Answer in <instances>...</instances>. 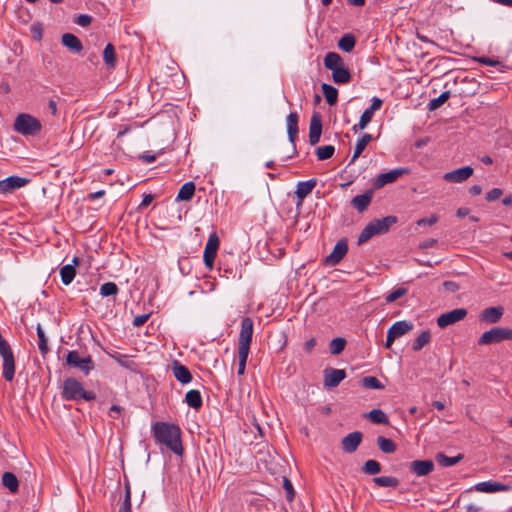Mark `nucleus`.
<instances>
[{"label": "nucleus", "instance_id": "nucleus-1", "mask_svg": "<svg viewBox=\"0 0 512 512\" xmlns=\"http://www.w3.org/2000/svg\"><path fill=\"white\" fill-rule=\"evenodd\" d=\"M152 431L156 442L164 444L167 449L176 455L181 456L183 454L182 433L179 426L167 422H156L152 426Z\"/></svg>", "mask_w": 512, "mask_h": 512}, {"label": "nucleus", "instance_id": "nucleus-2", "mask_svg": "<svg viewBox=\"0 0 512 512\" xmlns=\"http://www.w3.org/2000/svg\"><path fill=\"white\" fill-rule=\"evenodd\" d=\"M61 396L65 400L73 401H91L96 398L93 391L85 390L83 384L74 377H68L64 380Z\"/></svg>", "mask_w": 512, "mask_h": 512}, {"label": "nucleus", "instance_id": "nucleus-3", "mask_svg": "<svg viewBox=\"0 0 512 512\" xmlns=\"http://www.w3.org/2000/svg\"><path fill=\"white\" fill-rule=\"evenodd\" d=\"M397 221V217L393 215L370 221L361 231L358 237V245L363 244L375 235L388 232L389 229L397 223Z\"/></svg>", "mask_w": 512, "mask_h": 512}, {"label": "nucleus", "instance_id": "nucleus-4", "mask_svg": "<svg viewBox=\"0 0 512 512\" xmlns=\"http://www.w3.org/2000/svg\"><path fill=\"white\" fill-rule=\"evenodd\" d=\"M512 340V329L509 327L494 326L490 330L485 331L478 338L479 346L498 344L503 341Z\"/></svg>", "mask_w": 512, "mask_h": 512}, {"label": "nucleus", "instance_id": "nucleus-5", "mask_svg": "<svg viewBox=\"0 0 512 512\" xmlns=\"http://www.w3.org/2000/svg\"><path fill=\"white\" fill-rule=\"evenodd\" d=\"M41 127L40 121L29 114H19L14 122V129L22 135H36Z\"/></svg>", "mask_w": 512, "mask_h": 512}, {"label": "nucleus", "instance_id": "nucleus-6", "mask_svg": "<svg viewBox=\"0 0 512 512\" xmlns=\"http://www.w3.org/2000/svg\"><path fill=\"white\" fill-rule=\"evenodd\" d=\"M66 364L72 368L80 370L84 375L95 369V363L90 355L81 357L78 351H69L66 355Z\"/></svg>", "mask_w": 512, "mask_h": 512}, {"label": "nucleus", "instance_id": "nucleus-7", "mask_svg": "<svg viewBox=\"0 0 512 512\" xmlns=\"http://www.w3.org/2000/svg\"><path fill=\"white\" fill-rule=\"evenodd\" d=\"M0 355L3 359L2 373L6 381L11 382L15 374V360L7 341H0Z\"/></svg>", "mask_w": 512, "mask_h": 512}, {"label": "nucleus", "instance_id": "nucleus-8", "mask_svg": "<svg viewBox=\"0 0 512 512\" xmlns=\"http://www.w3.org/2000/svg\"><path fill=\"white\" fill-rule=\"evenodd\" d=\"M412 329H413V323L410 321L403 320V321L395 322L388 329L385 348L390 349L396 339L407 334Z\"/></svg>", "mask_w": 512, "mask_h": 512}, {"label": "nucleus", "instance_id": "nucleus-9", "mask_svg": "<svg viewBox=\"0 0 512 512\" xmlns=\"http://www.w3.org/2000/svg\"><path fill=\"white\" fill-rule=\"evenodd\" d=\"M253 336V320L250 317H244L241 321L239 333L238 350L250 351V345Z\"/></svg>", "mask_w": 512, "mask_h": 512}, {"label": "nucleus", "instance_id": "nucleus-10", "mask_svg": "<svg viewBox=\"0 0 512 512\" xmlns=\"http://www.w3.org/2000/svg\"><path fill=\"white\" fill-rule=\"evenodd\" d=\"M219 243L220 241L217 233H211L206 243L203 255L204 264L209 270L213 269L214 260L219 248Z\"/></svg>", "mask_w": 512, "mask_h": 512}, {"label": "nucleus", "instance_id": "nucleus-11", "mask_svg": "<svg viewBox=\"0 0 512 512\" xmlns=\"http://www.w3.org/2000/svg\"><path fill=\"white\" fill-rule=\"evenodd\" d=\"M467 315V310L464 308L453 309L449 312L441 314L437 318V325L440 328H445L447 326L453 325L461 320H463Z\"/></svg>", "mask_w": 512, "mask_h": 512}, {"label": "nucleus", "instance_id": "nucleus-12", "mask_svg": "<svg viewBox=\"0 0 512 512\" xmlns=\"http://www.w3.org/2000/svg\"><path fill=\"white\" fill-rule=\"evenodd\" d=\"M29 182V179L19 177L16 175L9 176L6 179L0 180V194L6 195L13 193L15 190L24 187Z\"/></svg>", "mask_w": 512, "mask_h": 512}, {"label": "nucleus", "instance_id": "nucleus-13", "mask_svg": "<svg viewBox=\"0 0 512 512\" xmlns=\"http://www.w3.org/2000/svg\"><path fill=\"white\" fill-rule=\"evenodd\" d=\"M348 252V241L346 238L340 239L334 246L332 252L325 258V263L335 266L344 258Z\"/></svg>", "mask_w": 512, "mask_h": 512}, {"label": "nucleus", "instance_id": "nucleus-14", "mask_svg": "<svg viewBox=\"0 0 512 512\" xmlns=\"http://www.w3.org/2000/svg\"><path fill=\"white\" fill-rule=\"evenodd\" d=\"M406 173H408V169L405 168H397L385 173H381L377 176L374 182V186L375 188H381L386 184L395 182L399 177Z\"/></svg>", "mask_w": 512, "mask_h": 512}, {"label": "nucleus", "instance_id": "nucleus-15", "mask_svg": "<svg viewBox=\"0 0 512 512\" xmlns=\"http://www.w3.org/2000/svg\"><path fill=\"white\" fill-rule=\"evenodd\" d=\"M363 434L360 431L349 433L341 440V448L345 453H354L362 442Z\"/></svg>", "mask_w": 512, "mask_h": 512}, {"label": "nucleus", "instance_id": "nucleus-16", "mask_svg": "<svg viewBox=\"0 0 512 512\" xmlns=\"http://www.w3.org/2000/svg\"><path fill=\"white\" fill-rule=\"evenodd\" d=\"M346 377L343 369L326 368L324 370V386L327 388L337 387Z\"/></svg>", "mask_w": 512, "mask_h": 512}, {"label": "nucleus", "instance_id": "nucleus-17", "mask_svg": "<svg viewBox=\"0 0 512 512\" xmlns=\"http://www.w3.org/2000/svg\"><path fill=\"white\" fill-rule=\"evenodd\" d=\"M504 314L502 306L488 307L481 311L479 320L487 324H496L500 321Z\"/></svg>", "mask_w": 512, "mask_h": 512}, {"label": "nucleus", "instance_id": "nucleus-18", "mask_svg": "<svg viewBox=\"0 0 512 512\" xmlns=\"http://www.w3.org/2000/svg\"><path fill=\"white\" fill-rule=\"evenodd\" d=\"M473 174V168L465 166L444 174L443 179L451 183H461Z\"/></svg>", "mask_w": 512, "mask_h": 512}, {"label": "nucleus", "instance_id": "nucleus-19", "mask_svg": "<svg viewBox=\"0 0 512 512\" xmlns=\"http://www.w3.org/2000/svg\"><path fill=\"white\" fill-rule=\"evenodd\" d=\"M322 133V119L320 114L314 113L310 120L309 127V143L314 146L316 145L321 137Z\"/></svg>", "mask_w": 512, "mask_h": 512}, {"label": "nucleus", "instance_id": "nucleus-20", "mask_svg": "<svg viewBox=\"0 0 512 512\" xmlns=\"http://www.w3.org/2000/svg\"><path fill=\"white\" fill-rule=\"evenodd\" d=\"M409 470L416 476H426L434 470L432 460H414L409 464Z\"/></svg>", "mask_w": 512, "mask_h": 512}, {"label": "nucleus", "instance_id": "nucleus-21", "mask_svg": "<svg viewBox=\"0 0 512 512\" xmlns=\"http://www.w3.org/2000/svg\"><path fill=\"white\" fill-rule=\"evenodd\" d=\"M298 120H299V117H298V114L296 112H291L287 116V134H288L289 141L293 145L294 153H296L295 142H296L297 135H298V132H299V130H298Z\"/></svg>", "mask_w": 512, "mask_h": 512}, {"label": "nucleus", "instance_id": "nucleus-22", "mask_svg": "<svg viewBox=\"0 0 512 512\" xmlns=\"http://www.w3.org/2000/svg\"><path fill=\"white\" fill-rule=\"evenodd\" d=\"M374 191L373 189L367 190L365 193L356 195L351 200V205L358 211V212H364L369 204L371 203V200L373 198Z\"/></svg>", "mask_w": 512, "mask_h": 512}, {"label": "nucleus", "instance_id": "nucleus-23", "mask_svg": "<svg viewBox=\"0 0 512 512\" xmlns=\"http://www.w3.org/2000/svg\"><path fill=\"white\" fill-rule=\"evenodd\" d=\"M172 371L174 377L182 384H187L192 380V374L189 369L178 361L173 362Z\"/></svg>", "mask_w": 512, "mask_h": 512}, {"label": "nucleus", "instance_id": "nucleus-24", "mask_svg": "<svg viewBox=\"0 0 512 512\" xmlns=\"http://www.w3.org/2000/svg\"><path fill=\"white\" fill-rule=\"evenodd\" d=\"M475 489L480 492L493 493L498 491H509L510 486L498 482L487 481L476 484Z\"/></svg>", "mask_w": 512, "mask_h": 512}, {"label": "nucleus", "instance_id": "nucleus-25", "mask_svg": "<svg viewBox=\"0 0 512 512\" xmlns=\"http://www.w3.org/2000/svg\"><path fill=\"white\" fill-rule=\"evenodd\" d=\"M62 44L73 53H80L83 49L81 41L72 33H65L61 37Z\"/></svg>", "mask_w": 512, "mask_h": 512}, {"label": "nucleus", "instance_id": "nucleus-26", "mask_svg": "<svg viewBox=\"0 0 512 512\" xmlns=\"http://www.w3.org/2000/svg\"><path fill=\"white\" fill-rule=\"evenodd\" d=\"M316 179H310L308 181L299 182L295 194L300 202H302L316 186Z\"/></svg>", "mask_w": 512, "mask_h": 512}, {"label": "nucleus", "instance_id": "nucleus-27", "mask_svg": "<svg viewBox=\"0 0 512 512\" xmlns=\"http://www.w3.org/2000/svg\"><path fill=\"white\" fill-rule=\"evenodd\" d=\"M332 78L336 84H346L350 82L352 76L350 71L344 67V64L332 71Z\"/></svg>", "mask_w": 512, "mask_h": 512}, {"label": "nucleus", "instance_id": "nucleus-28", "mask_svg": "<svg viewBox=\"0 0 512 512\" xmlns=\"http://www.w3.org/2000/svg\"><path fill=\"white\" fill-rule=\"evenodd\" d=\"M372 139L373 137L371 134L365 133L357 140L350 163H353L361 155V153L364 151L369 142L372 141Z\"/></svg>", "mask_w": 512, "mask_h": 512}, {"label": "nucleus", "instance_id": "nucleus-29", "mask_svg": "<svg viewBox=\"0 0 512 512\" xmlns=\"http://www.w3.org/2000/svg\"><path fill=\"white\" fill-rule=\"evenodd\" d=\"M343 59L342 57L336 53V52H328L326 55H325V58H324V66L328 69V70H335L336 68L340 67L341 65H343Z\"/></svg>", "mask_w": 512, "mask_h": 512}, {"label": "nucleus", "instance_id": "nucleus-30", "mask_svg": "<svg viewBox=\"0 0 512 512\" xmlns=\"http://www.w3.org/2000/svg\"><path fill=\"white\" fill-rule=\"evenodd\" d=\"M187 405L193 409H200L202 407V396L198 390H189L185 395Z\"/></svg>", "mask_w": 512, "mask_h": 512}, {"label": "nucleus", "instance_id": "nucleus-31", "mask_svg": "<svg viewBox=\"0 0 512 512\" xmlns=\"http://www.w3.org/2000/svg\"><path fill=\"white\" fill-rule=\"evenodd\" d=\"M195 193V184L192 181L186 182L180 188L177 200L178 201H190Z\"/></svg>", "mask_w": 512, "mask_h": 512}, {"label": "nucleus", "instance_id": "nucleus-32", "mask_svg": "<svg viewBox=\"0 0 512 512\" xmlns=\"http://www.w3.org/2000/svg\"><path fill=\"white\" fill-rule=\"evenodd\" d=\"M2 484L11 492L16 493L19 489V481L12 472H5L2 476Z\"/></svg>", "mask_w": 512, "mask_h": 512}, {"label": "nucleus", "instance_id": "nucleus-33", "mask_svg": "<svg viewBox=\"0 0 512 512\" xmlns=\"http://www.w3.org/2000/svg\"><path fill=\"white\" fill-rule=\"evenodd\" d=\"M355 44L356 39L354 35L350 33L344 34L338 41V47L345 52H351L354 49Z\"/></svg>", "mask_w": 512, "mask_h": 512}, {"label": "nucleus", "instance_id": "nucleus-34", "mask_svg": "<svg viewBox=\"0 0 512 512\" xmlns=\"http://www.w3.org/2000/svg\"><path fill=\"white\" fill-rule=\"evenodd\" d=\"M377 445L379 449L386 454L394 453L397 449V446L393 440L383 436L377 437Z\"/></svg>", "mask_w": 512, "mask_h": 512}, {"label": "nucleus", "instance_id": "nucleus-35", "mask_svg": "<svg viewBox=\"0 0 512 512\" xmlns=\"http://www.w3.org/2000/svg\"><path fill=\"white\" fill-rule=\"evenodd\" d=\"M322 92L329 105H334L338 100V91L330 84H322Z\"/></svg>", "mask_w": 512, "mask_h": 512}, {"label": "nucleus", "instance_id": "nucleus-36", "mask_svg": "<svg viewBox=\"0 0 512 512\" xmlns=\"http://www.w3.org/2000/svg\"><path fill=\"white\" fill-rule=\"evenodd\" d=\"M75 275L76 269L74 268V265L67 264L60 269L61 281L64 285H69L73 281Z\"/></svg>", "mask_w": 512, "mask_h": 512}, {"label": "nucleus", "instance_id": "nucleus-37", "mask_svg": "<svg viewBox=\"0 0 512 512\" xmlns=\"http://www.w3.org/2000/svg\"><path fill=\"white\" fill-rule=\"evenodd\" d=\"M368 419L375 424H389L388 416L380 409H373L367 414Z\"/></svg>", "mask_w": 512, "mask_h": 512}, {"label": "nucleus", "instance_id": "nucleus-38", "mask_svg": "<svg viewBox=\"0 0 512 512\" xmlns=\"http://www.w3.org/2000/svg\"><path fill=\"white\" fill-rule=\"evenodd\" d=\"M103 60L109 68L116 66L115 48L111 43H108L103 51Z\"/></svg>", "mask_w": 512, "mask_h": 512}, {"label": "nucleus", "instance_id": "nucleus-39", "mask_svg": "<svg viewBox=\"0 0 512 512\" xmlns=\"http://www.w3.org/2000/svg\"><path fill=\"white\" fill-rule=\"evenodd\" d=\"M463 459V454H458L455 457H448L444 453H438L436 455V461L443 467H449L457 464Z\"/></svg>", "mask_w": 512, "mask_h": 512}, {"label": "nucleus", "instance_id": "nucleus-40", "mask_svg": "<svg viewBox=\"0 0 512 512\" xmlns=\"http://www.w3.org/2000/svg\"><path fill=\"white\" fill-rule=\"evenodd\" d=\"M373 483L377 486L381 487H397L399 485V480L393 476H379L374 477L372 479Z\"/></svg>", "mask_w": 512, "mask_h": 512}, {"label": "nucleus", "instance_id": "nucleus-41", "mask_svg": "<svg viewBox=\"0 0 512 512\" xmlns=\"http://www.w3.org/2000/svg\"><path fill=\"white\" fill-rule=\"evenodd\" d=\"M431 340V333L428 330L421 332V334L415 339L412 344V349L414 351H420L424 346H426Z\"/></svg>", "mask_w": 512, "mask_h": 512}, {"label": "nucleus", "instance_id": "nucleus-42", "mask_svg": "<svg viewBox=\"0 0 512 512\" xmlns=\"http://www.w3.org/2000/svg\"><path fill=\"white\" fill-rule=\"evenodd\" d=\"M37 336H38V348L43 356L49 352L46 335L40 324L37 325Z\"/></svg>", "mask_w": 512, "mask_h": 512}, {"label": "nucleus", "instance_id": "nucleus-43", "mask_svg": "<svg viewBox=\"0 0 512 512\" xmlns=\"http://www.w3.org/2000/svg\"><path fill=\"white\" fill-rule=\"evenodd\" d=\"M450 98V92L444 91L437 98L432 99L428 104V109L434 111L440 108Z\"/></svg>", "mask_w": 512, "mask_h": 512}, {"label": "nucleus", "instance_id": "nucleus-44", "mask_svg": "<svg viewBox=\"0 0 512 512\" xmlns=\"http://www.w3.org/2000/svg\"><path fill=\"white\" fill-rule=\"evenodd\" d=\"M362 471L367 475H375L381 471V465L378 461L370 459L364 463Z\"/></svg>", "mask_w": 512, "mask_h": 512}, {"label": "nucleus", "instance_id": "nucleus-45", "mask_svg": "<svg viewBox=\"0 0 512 512\" xmlns=\"http://www.w3.org/2000/svg\"><path fill=\"white\" fill-rule=\"evenodd\" d=\"M119 292L118 286L114 282H106L100 287V294L103 297L115 296Z\"/></svg>", "mask_w": 512, "mask_h": 512}, {"label": "nucleus", "instance_id": "nucleus-46", "mask_svg": "<svg viewBox=\"0 0 512 512\" xmlns=\"http://www.w3.org/2000/svg\"><path fill=\"white\" fill-rule=\"evenodd\" d=\"M330 352L333 355H339L346 346V340L342 337L332 339L330 342Z\"/></svg>", "mask_w": 512, "mask_h": 512}, {"label": "nucleus", "instance_id": "nucleus-47", "mask_svg": "<svg viewBox=\"0 0 512 512\" xmlns=\"http://www.w3.org/2000/svg\"><path fill=\"white\" fill-rule=\"evenodd\" d=\"M361 384L367 389H383L384 385L374 376H366L362 378Z\"/></svg>", "mask_w": 512, "mask_h": 512}, {"label": "nucleus", "instance_id": "nucleus-48", "mask_svg": "<svg viewBox=\"0 0 512 512\" xmlns=\"http://www.w3.org/2000/svg\"><path fill=\"white\" fill-rule=\"evenodd\" d=\"M335 152V148L332 145H326L322 147H318L316 149V155L318 160H327L333 156Z\"/></svg>", "mask_w": 512, "mask_h": 512}, {"label": "nucleus", "instance_id": "nucleus-49", "mask_svg": "<svg viewBox=\"0 0 512 512\" xmlns=\"http://www.w3.org/2000/svg\"><path fill=\"white\" fill-rule=\"evenodd\" d=\"M408 292V289L407 288H404V287H399L397 289H395L394 291H392L390 294H388L385 298V301L386 303H392L394 301H396L397 299L405 296Z\"/></svg>", "mask_w": 512, "mask_h": 512}, {"label": "nucleus", "instance_id": "nucleus-50", "mask_svg": "<svg viewBox=\"0 0 512 512\" xmlns=\"http://www.w3.org/2000/svg\"><path fill=\"white\" fill-rule=\"evenodd\" d=\"M282 484H283V488L286 492L287 501L292 502L295 497V490L293 488L291 481L286 476H284L283 480H282Z\"/></svg>", "mask_w": 512, "mask_h": 512}, {"label": "nucleus", "instance_id": "nucleus-51", "mask_svg": "<svg viewBox=\"0 0 512 512\" xmlns=\"http://www.w3.org/2000/svg\"><path fill=\"white\" fill-rule=\"evenodd\" d=\"M249 351L247 350H238L239 364H238V375H243L245 373L246 362L248 359Z\"/></svg>", "mask_w": 512, "mask_h": 512}, {"label": "nucleus", "instance_id": "nucleus-52", "mask_svg": "<svg viewBox=\"0 0 512 512\" xmlns=\"http://www.w3.org/2000/svg\"><path fill=\"white\" fill-rule=\"evenodd\" d=\"M118 512H131V492L129 485L125 487V498Z\"/></svg>", "mask_w": 512, "mask_h": 512}, {"label": "nucleus", "instance_id": "nucleus-53", "mask_svg": "<svg viewBox=\"0 0 512 512\" xmlns=\"http://www.w3.org/2000/svg\"><path fill=\"white\" fill-rule=\"evenodd\" d=\"M109 355L122 367L130 368L131 362L127 359V357L125 355H122L118 352H114L113 354H109Z\"/></svg>", "mask_w": 512, "mask_h": 512}, {"label": "nucleus", "instance_id": "nucleus-54", "mask_svg": "<svg viewBox=\"0 0 512 512\" xmlns=\"http://www.w3.org/2000/svg\"><path fill=\"white\" fill-rule=\"evenodd\" d=\"M503 195V191L500 188H493L488 193H486V200L488 202H493L498 200Z\"/></svg>", "mask_w": 512, "mask_h": 512}, {"label": "nucleus", "instance_id": "nucleus-55", "mask_svg": "<svg viewBox=\"0 0 512 512\" xmlns=\"http://www.w3.org/2000/svg\"><path fill=\"white\" fill-rule=\"evenodd\" d=\"M439 220V217L436 215V214H432L430 217L428 218H421L417 221V225L418 226H423V225H429V226H432L434 224H436Z\"/></svg>", "mask_w": 512, "mask_h": 512}, {"label": "nucleus", "instance_id": "nucleus-56", "mask_svg": "<svg viewBox=\"0 0 512 512\" xmlns=\"http://www.w3.org/2000/svg\"><path fill=\"white\" fill-rule=\"evenodd\" d=\"M91 22H92V17L90 15H86V14L79 15L75 20V23H77L78 25H80L82 27H86V26L90 25Z\"/></svg>", "mask_w": 512, "mask_h": 512}, {"label": "nucleus", "instance_id": "nucleus-57", "mask_svg": "<svg viewBox=\"0 0 512 512\" xmlns=\"http://www.w3.org/2000/svg\"><path fill=\"white\" fill-rule=\"evenodd\" d=\"M443 287L450 293H455L460 289L459 284L454 281H445L443 283Z\"/></svg>", "mask_w": 512, "mask_h": 512}, {"label": "nucleus", "instance_id": "nucleus-58", "mask_svg": "<svg viewBox=\"0 0 512 512\" xmlns=\"http://www.w3.org/2000/svg\"><path fill=\"white\" fill-rule=\"evenodd\" d=\"M31 32L33 34V37L36 39V40H41L42 39V33H43V29L41 27L40 24H35V25H32L31 26Z\"/></svg>", "mask_w": 512, "mask_h": 512}, {"label": "nucleus", "instance_id": "nucleus-59", "mask_svg": "<svg viewBox=\"0 0 512 512\" xmlns=\"http://www.w3.org/2000/svg\"><path fill=\"white\" fill-rule=\"evenodd\" d=\"M477 61L481 64L488 65V66H497L500 65V61L491 59L488 57H480L477 59Z\"/></svg>", "mask_w": 512, "mask_h": 512}, {"label": "nucleus", "instance_id": "nucleus-60", "mask_svg": "<svg viewBox=\"0 0 512 512\" xmlns=\"http://www.w3.org/2000/svg\"><path fill=\"white\" fill-rule=\"evenodd\" d=\"M149 318V314L138 315L133 320V325L136 327L142 326Z\"/></svg>", "mask_w": 512, "mask_h": 512}, {"label": "nucleus", "instance_id": "nucleus-61", "mask_svg": "<svg viewBox=\"0 0 512 512\" xmlns=\"http://www.w3.org/2000/svg\"><path fill=\"white\" fill-rule=\"evenodd\" d=\"M382 104H383V101L380 98L374 97L372 99V103L368 109L375 113V111H377L381 108Z\"/></svg>", "mask_w": 512, "mask_h": 512}, {"label": "nucleus", "instance_id": "nucleus-62", "mask_svg": "<svg viewBox=\"0 0 512 512\" xmlns=\"http://www.w3.org/2000/svg\"><path fill=\"white\" fill-rule=\"evenodd\" d=\"M123 408L119 405H112L110 407L109 416L111 418H117V416L122 412Z\"/></svg>", "mask_w": 512, "mask_h": 512}, {"label": "nucleus", "instance_id": "nucleus-63", "mask_svg": "<svg viewBox=\"0 0 512 512\" xmlns=\"http://www.w3.org/2000/svg\"><path fill=\"white\" fill-rule=\"evenodd\" d=\"M370 122L366 121L363 117H360L358 124L352 127V130L356 133L359 130H363L367 127Z\"/></svg>", "mask_w": 512, "mask_h": 512}, {"label": "nucleus", "instance_id": "nucleus-64", "mask_svg": "<svg viewBox=\"0 0 512 512\" xmlns=\"http://www.w3.org/2000/svg\"><path fill=\"white\" fill-rule=\"evenodd\" d=\"M464 508H465V510H466L467 512H479V511L481 510V507H479V506H478V505H476V504H472V503H471V504L466 505Z\"/></svg>", "mask_w": 512, "mask_h": 512}]
</instances>
